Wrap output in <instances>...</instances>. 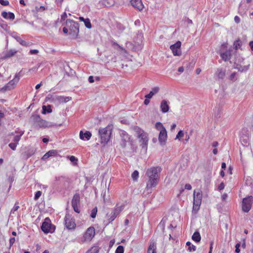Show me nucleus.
I'll list each match as a JSON object with an SVG mask.
<instances>
[{"mask_svg": "<svg viewBox=\"0 0 253 253\" xmlns=\"http://www.w3.org/2000/svg\"><path fill=\"white\" fill-rule=\"evenodd\" d=\"M71 99V97L69 96L64 97L63 96H61L60 102V103H66L69 101Z\"/></svg>", "mask_w": 253, "mask_h": 253, "instance_id": "nucleus-40", "label": "nucleus"}, {"mask_svg": "<svg viewBox=\"0 0 253 253\" xmlns=\"http://www.w3.org/2000/svg\"><path fill=\"white\" fill-rule=\"evenodd\" d=\"M192 239L193 241L197 243L199 242L201 239L200 233L198 231H195L192 236Z\"/></svg>", "mask_w": 253, "mask_h": 253, "instance_id": "nucleus-29", "label": "nucleus"}, {"mask_svg": "<svg viewBox=\"0 0 253 253\" xmlns=\"http://www.w3.org/2000/svg\"><path fill=\"white\" fill-rule=\"evenodd\" d=\"M250 67V65H248L246 66H244L243 67H241L239 69V71L243 72H246L248 70Z\"/></svg>", "mask_w": 253, "mask_h": 253, "instance_id": "nucleus-44", "label": "nucleus"}, {"mask_svg": "<svg viewBox=\"0 0 253 253\" xmlns=\"http://www.w3.org/2000/svg\"><path fill=\"white\" fill-rule=\"evenodd\" d=\"M112 45L113 46V47L115 48H116V49L120 48L122 50L124 49L123 47L122 46L120 45L118 43H117L116 42H115L114 41H113L112 42Z\"/></svg>", "mask_w": 253, "mask_h": 253, "instance_id": "nucleus-43", "label": "nucleus"}, {"mask_svg": "<svg viewBox=\"0 0 253 253\" xmlns=\"http://www.w3.org/2000/svg\"><path fill=\"white\" fill-rule=\"evenodd\" d=\"M113 125H108L105 127H100L98 129V135L101 144L105 145L109 141L113 130Z\"/></svg>", "mask_w": 253, "mask_h": 253, "instance_id": "nucleus-2", "label": "nucleus"}, {"mask_svg": "<svg viewBox=\"0 0 253 253\" xmlns=\"http://www.w3.org/2000/svg\"><path fill=\"white\" fill-rule=\"evenodd\" d=\"M38 125L40 127H51L54 126L53 125L51 124V123H49L48 122H47L45 120L41 119L40 122L38 123Z\"/></svg>", "mask_w": 253, "mask_h": 253, "instance_id": "nucleus-26", "label": "nucleus"}, {"mask_svg": "<svg viewBox=\"0 0 253 253\" xmlns=\"http://www.w3.org/2000/svg\"><path fill=\"white\" fill-rule=\"evenodd\" d=\"M121 137V145L122 147H125L126 146V143L129 142L130 137L129 135L125 131H122L120 133Z\"/></svg>", "mask_w": 253, "mask_h": 253, "instance_id": "nucleus-16", "label": "nucleus"}, {"mask_svg": "<svg viewBox=\"0 0 253 253\" xmlns=\"http://www.w3.org/2000/svg\"><path fill=\"white\" fill-rule=\"evenodd\" d=\"M60 97L61 96L57 95L55 93L49 94L45 97V100L46 101H49L50 103L57 104L60 103Z\"/></svg>", "mask_w": 253, "mask_h": 253, "instance_id": "nucleus-15", "label": "nucleus"}, {"mask_svg": "<svg viewBox=\"0 0 253 253\" xmlns=\"http://www.w3.org/2000/svg\"><path fill=\"white\" fill-rule=\"evenodd\" d=\"M241 247L240 243H238L235 245V252L239 253L240 252V247Z\"/></svg>", "mask_w": 253, "mask_h": 253, "instance_id": "nucleus-51", "label": "nucleus"}, {"mask_svg": "<svg viewBox=\"0 0 253 253\" xmlns=\"http://www.w3.org/2000/svg\"><path fill=\"white\" fill-rule=\"evenodd\" d=\"M65 224L68 229H73L76 227V223L69 214H66L65 217Z\"/></svg>", "mask_w": 253, "mask_h": 253, "instance_id": "nucleus-14", "label": "nucleus"}, {"mask_svg": "<svg viewBox=\"0 0 253 253\" xmlns=\"http://www.w3.org/2000/svg\"><path fill=\"white\" fill-rule=\"evenodd\" d=\"M125 205L122 204L121 206H119L117 204L113 211L111 213L110 216L109 218V222L113 221L117 216L120 214V213L124 210Z\"/></svg>", "mask_w": 253, "mask_h": 253, "instance_id": "nucleus-11", "label": "nucleus"}, {"mask_svg": "<svg viewBox=\"0 0 253 253\" xmlns=\"http://www.w3.org/2000/svg\"><path fill=\"white\" fill-rule=\"evenodd\" d=\"M139 176V172L137 170H134L131 174V177L133 180H137Z\"/></svg>", "mask_w": 253, "mask_h": 253, "instance_id": "nucleus-38", "label": "nucleus"}, {"mask_svg": "<svg viewBox=\"0 0 253 253\" xmlns=\"http://www.w3.org/2000/svg\"><path fill=\"white\" fill-rule=\"evenodd\" d=\"M100 6L104 7H110L114 4L113 0H101L99 2Z\"/></svg>", "mask_w": 253, "mask_h": 253, "instance_id": "nucleus-23", "label": "nucleus"}, {"mask_svg": "<svg viewBox=\"0 0 253 253\" xmlns=\"http://www.w3.org/2000/svg\"><path fill=\"white\" fill-rule=\"evenodd\" d=\"M52 112V109L51 108L50 105L45 106L43 105L42 107V114H46L47 113H49Z\"/></svg>", "mask_w": 253, "mask_h": 253, "instance_id": "nucleus-30", "label": "nucleus"}, {"mask_svg": "<svg viewBox=\"0 0 253 253\" xmlns=\"http://www.w3.org/2000/svg\"><path fill=\"white\" fill-rule=\"evenodd\" d=\"M161 171L162 168L159 166L152 167L147 169L146 175L148 177V180L145 189L148 193H151L152 188L156 187L158 184Z\"/></svg>", "mask_w": 253, "mask_h": 253, "instance_id": "nucleus-1", "label": "nucleus"}, {"mask_svg": "<svg viewBox=\"0 0 253 253\" xmlns=\"http://www.w3.org/2000/svg\"><path fill=\"white\" fill-rule=\"evenodd\" d=\"M15 133H18L17 135L14 136L13 142L15 143L18 144L19 141L21 139V137L23 135L24 133V131L23 130H15Z\"/></svg>", "mask_w": 253, "mask_h": 253, "instance_id": "nucleus-24", "label": "nucleus"}, {"mask_svg": "<svg viewBox=\"0 0 253 253\" xmlns=\"http://www.w3.org/2000/svg\"><path fill=\"white\" fill-rule=\"evenodd\" d=\"M17 50L14 49H12L9 50V51H6L2 57V59H5L8 58H10L15 55L16 53Z\"/></svg>", "mask_w": 253, "mask_h": 253, "instance_id": "nucleus-25", "label": "nucleus"}, {"mask_svg": "<svg viewBox=\"0 0 253 253\" xmlns=\"http://www.w3.org/2000/svg\"><path fill=\"white\" fill-rule=\"evenodd\" d=\"M131 5L139 11H141L144 8V5L141 0H131Z\"/></svg>", "mask_w": 253, "mask_h": 253, "instance_id": "nucleus-18", "label": "nucleus"}, {"mask_svg": "<svg viewBox=\"0 0 253 253\" xmlns=\"http://www.w3.org/2000/svg\"><path fill=\"white\" fill-rule=\"evenodd\" d=\"M215 74L219 80L223 79L225 76V70L218 68Z\"/></svg>", "mask_w": 253, "mask_h": 253, "instance_id": "nucleus-27", "label": "nucleus"}, {"mask_svg": "<svg viewBox=\"0 0 253 253\" xmlns=\"http://www.w3.org/2000/svg\"><path fill=\"white\" fill-rule=\"evenodd\" d=\"M97 212V207H95L91 210L90 217L92 218H95L96 217Z\"/></svg>", "mask_w": 253, "mask_h": 253, "instance_id": "nucleus-41", "label": "nucleus"}, {"mask_svg": "<svg viewBox=\"0 0 253 253\" xmlns=\"http://www.w3.org/2000/svg\"><path fill=\"white\" fill-rule=\"evenodd\" d=\"M184 136V132L182 130H180L178 131V133L177 134L176 136L175 139H180V138Z\"/></svg>", "mask_w": 253, "mask_h": 253, "instance_id": "nucleus-46", "label": "nucleus"}, {"mask_svg": "<svg viewBox=\"0 0 253 253\" xmlns=\"http://www.w3.org/2000/svg\"><path fill=\"white\" fill-rule=\"evenodd\" d=\"M155 127L161 132L163 129H166L163 124L160 122H157L155 124Z\"/></svg>", "mask_w": 253, "mask_h": 253, "instance_id": "nucleus-36", "label": "nucleus"}, {"mask_svg": "<svg viewBox=\"0 0 253 253\" xmlns=\"http://www.w3.org/2000/svg\"><path fill=\"white\" fill-rule=\"evenodd\" d=\"M15 241V239L14 237H11L9 239V245L10 247H11Z\"/></svg>", "mask_w": 253, "mask_h": 253, "instance_id": "nucleus-54", "label": "nucleus"}, {"mask_svg": "<svg viewBox=\"0 0 253 253\" xmlns=\"http://www.w3.org/2000/svg\"><path fill=\"white\" fill-rule=\"evenodd\" d=\"M158 139L161 145H163L165 144L167 139V132L166 129H163L160 132Z\"/></svg>", "mask_w": 253, "mask_h": 253, "instance_id": "nucleus-17", "label": "nucleus"}, {"mask_svg": "<svg viewBox=\"0 0 253 253\" xmlns=\"http://www.w3.org/2000/svg\"><path fill=\"white\" fill-rule=\"evenodd\" d=\"M1 16L5 19H7V17H8V13L5 12V11H3L2 13H1Z\"/></svg>", "mask_w": 253, "mask_h": 253, "instance_id": "nucleus-58", "label": "nucleus"}, {"mask_svg": "<svg viewBox=\"0 0 253 253\" xmlns=\"http://www.w3.org/2000/svg\"><path fill=\"white\" fill-rule=\"evenodd\" d=\"M224 187H225V185H224V184L223 182H221L219 185H218V189L219 190V191H221L223 189H224Z\"/></svg>", "mask_w": 253, "mask_h": 253, "instance_id": "nucleus-56", "label": "nucleus"}, {"mask_svg": "<svg viewBox=\"0 0 253 253\" xmlns=\"http://www.w3.org/2000/svg\"><path fill=\"white\" fill-rule=\"evenodd\" d=\"M17 145H18L17 144L12 142L9 143L8 146L12 150H15L16 148Z\"/></svg>", "mask_w": 253, "mask_h": 253, "instance_id": "nucleus-47", "label": "nucleus"}, {"mask_svg": "<svg viewBox=\"0 0 253 253\" xmlns=\"http://www.w3.org/2000/svg\"><path fill=\"white\" fill-rule=\"evenodd\" d=\"M41 229L44 233H52L55 230V226L51 224L48 217H46L42 222Z\"/></svg>", "mask_w": 253, "mask_h": 253, "instance_id": "nucleus-6", "label": "nucleus"}, {"mask_svg": "<svg viewBox=\"0 0 253 253\" xmlns=\"http://www.w3.org/2000/svg\"><path fill=\"white\" fill-rule=\"evenodd\" d=\"M49 157L54 156L57 154V151L55 150H51L47 152Z\"/></svg>", "mask_w": 253, "mask_h": 253, "instance_id": "nucleus-45", "label": "nucleus"}, {"mask_svg": "<svg viewBox=\"0 0 253 253\" xmlns=\"http://www.w3.org/2000/svg\"><path fill=\"white\" fill-rule=\"evenodd\" d=\"M229 79L232 81L236 80V73L235 72L232 73L229 77Z\"/></svg>", "mask_w": 253, "mask_h": 253, "instance_id": "nucleus-48", "label": "nucleus"}, {"mask_svg": "<svg viewBox=\"0 0 253 253\" xmlns=\"http://www.w3.org/2000/svg\"><path fill=\"white\" fill-rule=\"evenodd\" d=\"M85 26L88 28L90 29L91 28V24L90 23V21L89 19L86 18L85 20L84 21Z\"/></svg>", "mask_w": 253, "mask_h": 253, "instance_id": "nucleus-39", "label": "nucleus"}, {"mask_svg": "<svg viewBox=\"0 0 253 253\" xmlns=\"http://www.w3.org/2000/svg\"><path fill=\"white\" fill-rule=\"evenodd\" d=\"M67 13L64 12L62 15H61V21H64L66 19V18H67Z\"/></svg>", "mask_w": 253, "mask_h": 253, "instance_id": "nucleus-55", "label": "nucleus"}, {"mask_svg": "<svg viewBox=\"0 0 253 253\" xmlns=\"http://www.w3.org/2000/svg\"><path fill=\"white\" fill-rule=\"evenodd\" d=\"M202 199V194L200 191L196 192L195 191L194 192V199H193V211H197L200 208L201 204Z\"/></svg>", "mask_w": 253, "mask_h": 253, "instance_id": "nucleus-7", "label": "nucleus"}, {"mask_svg": "<svg viewBox=\"0 0 253 253\" xmlns=\"http://www.w3.org/2000/svg\"><path fill=\"white\" fill-rule=\"evenodd\" d=\"M234 21L236 23H239L240 22V18L238 16H235L234 17Z\"/></svg>", "mask_w": 253, "mask_h": 253, "instance_id": "nucleus-61", "label": "nucleus"}, {"mask_svg": "<svg viewBox=\"0 0 253 253\" xmlns=\"http://www.w3.org/2000/svg\"><path fill=\"white\" fill-rule=\"evenodd\" d=\"M19 208V206L18 205H16V204H15L14 206L13 207V208L12 209V210H11V212L10 213H14V212L16 211H17L18 210V209Z\"/></svg>", "mask_w": 253, "mask_h": 253, "instance_id": "nucleus-52", "label": "nucleus"}, {"mask_svg": "<svg viewBox=\"0 0 253 253\" xmlns=\"http://www.w3.org/2000/svg\"><path fill=\"white\" fill-rule=\"evenodd\" d=\"M95 235V229L93 227H89L87 229L83 236L84 242H89Z\"/></svg>", "mask_w": 253, "mask_h": 253, "instance_id": "nucleus-12", "label": "nucleus"}, {"mask_svg": "<svg viewBox=\"0 0 253 253\" xmlns=\"http://www.w3.org/2000/svg\"><path fill=\"white\" fill-rule=\"evenodd\" d=\"M80 138L81 140H84V141H87L89 140L91 136V133L89 131H85L84 132H83V130H81L80 131Z\"/></svg>", "mask_w": 253, "mask_h": 253, "instance_id": "nucleus-19", "label": "nucleus"}, {"mask_svg": "<svg viewBox=\"0 0 253 253\" xmlns=\"http://www.w3.org/2000/svg\"><path fill=\"white\" fill-rule=\"evenodd\" d=\"M71 204L74 211L77 213H80V195L79 193H76L74 194L72 200Z\"/></svg>", "mask_w": 253, "mask_h": 253, "instance_id": "nucleus-10", "label": "nucleus"}, {"mask_svg": "<svg viewBox=\"0 0 253 253\" xmlns=\"http://www.w3.org/2000/svg\"><path fill=\"white\" fill-rule=\"evenodd\" d=\"M63 1V0H55V3L60 6H61Z\"/></svg>", "mask_w": 253, "mask_h": 253, "instance_id": "nucleus-63", "label": "nucleus"}, {"mask_svg": "<svg viewBox=\"0 0 253 253\" xmlns=\"http://www.w3.org/2000/svg\"><path fill=\"white\" fill-rule=\"evenodd\" d=\"M156 244L154 242H151L147 250V253H156Z\"/></svg>", "mask_w": 253, "mask_h": 253, "instance_id": "nucleus-28", "label": "nucleus"}, {"mask_svg": "<svg viewBox=\"0 0 253 253\" xmlns=\"http://www.w3.org/2000/svg\"><path fill=\"white\" fill-rule=\"evenodd\" d=\"M248 8L243 5V1H242L239 5V12L241 15L244 14L247 11Z\"/></svg>", "mask_w": 253, "mask_h": 253, "instance_id": "nucleus-31", "label": "nucleus"}, {"mask_svg": "<svg viewBox=\"0 0 253 253\" xmlns=\"http://www.w3.org/2000/svg\"><path fill=\"white\" fill-rule=\"evenodd\" d=\"M12 37L16 40L17 42H18L21 45L23 46H28L29 43L27 42L25 40L22 39L20 37H19L17 34L13 33L11 35Z\"/></svg>", "mask_w": 253, "mask_h": 253, "instance_id": "nucleus-21", "label": "nucleus"}, {"mask_svg": "<svg viewBox=\"0 0 253 253\" xmlns=\"http://www.w3.org/2000/svg\"><path fill=\"white\" fill-rule=\"evenodd\" d=\"M15 18V15L13 13L9 12H8L7 19L13 20Z\"/></svg>", "mask_w": 253, "mask_h": 253, "instance_id": "nucleus-50", "label": "nucleus"}, {"mask_svg": "<svg viewBox=\"0 0 253 253\" xmlns=\"http://www.w3.org/2000/svg\"><path fill=\"white\" fill-rule=\"evenodd\" d=\"M185 189L190 190L192 189V186L190 184H186L185 185Z\"/></svg>", "mask_w": 253, "mask_h": 253, "instance_id": "nucleus-62", "label": "nucleus"}, {"mask_svg": "<svg viewBox=\"0 0 253 253\" xmlns=\"http://www.w3.org/2000/svg\"><path fill=\"white\" fill-rule=\"evenodd\" d=\"M0 3L2 5H7L9 4L8 0H0Z\"/></svg>", "mask_w": 253, "mask_h": 253, "instance_id": "nucleus-53", "label": "nucleus"}, {"mask_svg": "<svg viewBox=\"0 0 253 253\" xmlns=\"http://www.w3.org/2000/svg\"><path fill=\"white\" fill-rule=\"evenodd\" d=\"M185 21L189 24H192L193 23L192 21L188 17L185 18Z\"/></svg>", "mask_w": 253, "mask_h": 253, "instance_id": "nucleus-60", "label": "nucleus"}, {"mask_svg": "<svg viewBox=\"0 0 253 253\" xmlns=\"http://www.w3.org/2000/svg\"><path fill=\"white\" fill-rule=\"evenodd\" d=\"M20 73H16L14 78L3 86L1 88V90L2 91H6L14 89L20 80Z\"/></svg>", "mask_w": 253, "mask_h": 253, "instance_id": "nucleus-4", "label": "nucleus"}, {"mask_svg": "<svg viewBox=\"0 0 253 253\" xmlns=\"http://www.w3.org/2000/svg\"><path fill=\"white\" fill-rule=\"evenodd\" d=\"M181 42L180 41L176 42L174 44L170 46V49L174 56H179L181 55L182 52L180 49Z\"/></svg>", "mask_w": 253, "mask_h": 253, "instance_id": "nucleus-13", "label": "nucleus"}, {"mask_svg": "<svg viewBox=\"0 0 253 253\" xmlns=\"http://www.w3.org/2000/svg\"><path fill=\"white\" fill-rule=\"evenodd\" d=\"M49 157V155H48V153L46 152L43 156L42 157V160H46L47 159H48Z\"/></svg>", "mask_w": 253, "mask_h": 253, "instance_id": "nucleus-59", "label": "nucleus"}, {"mask_svg": "<svg viewBox=\"0 0 253 253\" xmlns=\"http://www.w3.org/2000/svg\"><path fill=\"white\" fill-rule=\"evenodd\" d=\"M234 48L238 49L241 47V42L239 40H236L233 43Z\"/></svg>", "mask_w": 253, "mask_h": 253, "instance_id": "nucleus-37", "label": "nucleus"}, {"mask_svg": "<svg viewBox=\"0 0 253 253\" xmlns=\"http://www.w3.org/2000/svg\"><path fill=\"white\" fill-rule=\"evenodd\" d=\"M137 133L138 137L140 139V142H141L140 146L145 151H146L148 142L147 134L141 129H139L137 131Z\"/></svg>", "mask_w": 253, "mask_h": 253, "instance_id": "nucleus-5", "label": "nucleus"}, {"mask_svg": "<svg viewBox=\"0 0 253 253\" xmlns=\"http://www.w3.org/2000/svg\"><path fill=\"white\" fill-rule=\"evenodd\" d=\"M124 248L123 246H119L116 250L115 253H124Z\"/></svg>", "mask_w": 253, "mask_h": 253, "instance_id": "nucleus-42", "label": "nucleus"}, {"mask_svg": "<svg viewBox=\"0 0 253 253\" xmlns=\"http://www.w3.org/2000/svg\"><path fill=\"white\" fill-rule=\"evenodd\" d=\"M63 32L65 34H67L68 32L69 33V28L67 26L64 27L63 29Z\"/></svg>", "mask_w": 253, "mask_h": 253, "instance_id": "nucleus-64", "label": "nucleus"}, {"mask_svg": "<svg viewBox=\"0 0 253 253\" xmlns=\"http://www.w3.org/2000/svg\"><path fill=\"white\" fill-rule=\"evenodd\" d=\"M66 26L69 28V35L73 39H76L79 32V25L77 22L70 19H67L66 21Z\"/></svg>", "mask_w": 253, "mask_h": 253, "instance_id": "nucleus-3", "label": "nucleus"}, {"mask_svg": "<svg viewBox=\"0 0 253 253\" xmlns=\"http://www.w3.org/2000/svg\"><path fill=\"white\" fill-rule=\"evenodd\" d=\"M253 201V197L249 196L243 199L242 210L245 212H248L251 209Z\"/></svg>", "mask_w": 253, "mask_h": 253, "instance_id": "nucleus-9", "label": "nucleus"}, {"mask_svg": "<svg viewBox=\"0 0 253 253\" xmlns=\"http://www.w3.org/2000/svg\"><path fill=\"white\" fill-rule=\"evenodd\" d=\"M242 144L244 145H247L249 144V137L248 136H242L240 138Z\"/></svg>", "mask_w": 253, "mask_h": 253, "instance_id": "nucleus-32", "label": "nucleus"}, {"mask_svg": "<svg viewBox=\"0 0 253 253\" xmlns=\"http://www.w3.org/2000/svg\"><path fill=\"white\" fill-rule=\"evenodd\" d=\"M41 195H42L41 191H38L37 192H36V193L35 195L34 200H37L41 197Z\"/></svg>", "mask_w": 253, "mask_h": 253, "instance_id": "nucleus-49", "label": "nucleus"}, {"mask_svg": "<svg viewBox=\"0 0 253 253\" xmlns=\"http://www.w3.org/2000/svg\"><path fill=\"white\" fill-rule=\"evenodd\" d=\"M160 109L163 113H167L169 109V102L166 100H162L160 104Z\"/></svg>", "mask_w": 253, "mask_h": 253, "instance_id": "nucleus-20", "label": "nucleus"}, {"mask_svg": "<svg viewBox=\"0 0 253 253\" xmlns=\"http://www.w3.org/2000/svg\"><path fill=\"white\" fill-rule=\"evenodd\" d=\"M186 246H188V250L189 252H194L196 250V247L195 246L192 245L190 242H187L186 244Z\"/></svg>", "mask_w": 253, "mask_h": 253, "instance_id": "nucleus-33", "label": "nucleus"}, {"mask_svg": "<svg viewBox=\"0 0 253 253\" xmlns=\"http://www.w3.org/2000/svg\"><path fill=\"white\" fill-rule=\"evenodd\" d=\"M99 248L97 246H94L88 250L86 253H98Z\"/></svg>", "mask_w": 253, "mask_h": 253, "instance_id": "nucleus-34", "label": "nucleus"}, {"mask_svg": "<svg viewBox=\"0 0 253 253\" xmlns=\"http://www.w3.org/2000/svg\"><path fill=\"white\" fill-rule=\"evenodd\" d=\"M39 52L38 50L37 49H31L30 50V54L33 55V54H36Z\"/></svg>", "mask_w": 253, "mask_h": 253, "instance_id": "nucleus-57", "label": "nucleus"}, {"mask_svg": "<svg viewBox=\"0 0 253 253\" xmlns=\"http://www.w3.org/2000/svg\"><path fill=\"white\" fill-rule=\"evenodd\" d=\"M160 91V88L158 86H155L151 88L150 92L145 95V98H152L153 96L158 93Z\"/></svg>", "mask_w": 253, "mask_h": 253, "instance_id": "nucleus-22", "label": "nucleus"}, {"mask_svg": "<svg viewBox=\"0 0 253 253\" xmlns=\"http://www.w3.org/2000/svg\"><path fill=\"white\" fill-rule=\"evenodd\" d=\"M227 45L225 43L222 44L220 49L219 51L221 58L225 61H227L230 59L231 52L230 50L227 49Z\"/></svg>", "mask_w": 253, "mask_h": 253, "instance_id": "nucleus-8", "label": "nucleus"}, {"mask_svg": "<svg viewBox=\"0 0 253 253\" xmlns=\"http://www.w3.org/2000/svg\"><path fill=\"white\" fill-rule=\"evenodd\" d=\"M31 119L33 121H34L35 123H37L38 124L41 120V118L39 115L35 114L32 115L31 117Z\"/></svg>", "mask_w": 253, "mask_h": 253, "instance_id": "nucleus-35", "label": "nucleus"}]
</instances>
